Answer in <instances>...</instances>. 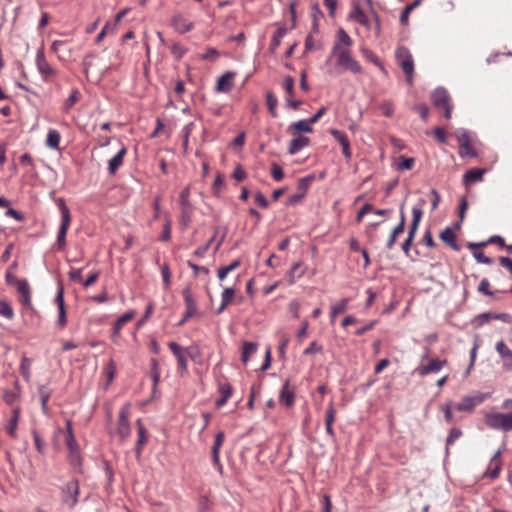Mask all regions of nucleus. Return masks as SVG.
Segmentation results:
<instances>
[{"mask_svg": "<svg viewBox=\"0 0 512 512\" xmlns=\"http://www.w3.org/2000/svg\"><path fill=\"white\" fill-rule=\"evenodd\" d=\"M333 56L337 57V64L344 69L349 70L354 74L362 72L361 65L352 57L351 51L348 48H342L339 43H334L331 54L327 59V63H329Z\"/></svg>", "mask_w": 512, "mask_h": 512, "instance_id": "f257e3e1", "label": "nucleus"}, {"mask_svg": "<svg viewBox=\"0 0 512 512\" xmlns=\"http://www.w3.org/2000/svg\"><path fill=\"white\" fill-rule=\"evenodd\" d=\"M180 205V225L182 229H187L194 215L195 207L191 202V188L190 185L185 186L179 194Z\"/></svg>", "mask_w": 512, "mask_h": 512, "instance_id": "f03ea898", "label": "nucleus"}, {"mask_svg": "<svg viewBox=\"0 0 512 512\" xmlns=\"http://www.w3.org/2000/svg\"><path fill=\"white\" fill-rule=\"evenodd\" d=\"M56 205L61 213V222L57 234L56 244L59 249H63L66 246V235L71 224L72 216L64 198H58L56 200Z\"/></svg>", "mask_w": 512, "mask_h": 512, "instance_id": "7ed1b4c3", "label": "nucleus"}, {"mask_svg": "<svg viewBox=\"0 0 512 512\" xmlns=\"http://www.w3.org/2000/svg\"><path fill=\"white\" fill-rule=\"evenodd\" d=\"M395 58L398 65L406 75L407 83L410 86L413 85L414 61L409 49L404 46H399L395 51Z\"/></svg>", "mask_w": 512, "mask_h": 512, "instance_id": "20e7f679", "label": "nucleus"}, {"mask_svg": "<svg viewBox=\"0 0 512 512\" xmlns=\"http://www.w3.org/2000/svg\"><path fill=\"white\" fill-rule=\"evenodd\" d=\"M484 420L486 425L491 429L503 431L512 430V412H490L485 415Z\"/></svg>", "mask_w": 512, "mask_h": 512, "instance_id": "39448f33", "label": "nucleus"}, {"mask_svg": "<svg viewBox=\"0 0 512 512\" xmlns=\"http://www.w3.org/2000/svg\"><path fill=\"white\" fill-rule=\"evenodd\" d=\"M431 102L435 108L444 110V117L446 119H451L453 106L451 103V97L445 88H436L431 93Z\"/></svg>", "mask_w": 512, "mask_h": 512, "instance_id": "423d86ee", "label": "nucleus"}, {"mask_svg": "<svg viewBox=\"0 0 512 512\" xmlns=\"http://www.w3.org/2000/svg\"><path fill=\"white\" fill-rule=\"evenodd\" d=\"M36 67L41 77L45 81H49L50 79L57 76V70L50 65L48 60L46 59L44 53V47L41 46L36 53Z\"/></svg>", "mask_w": 512, "mask_h": 512, "instance_id": "0eeeda50", "label": "nucleus"}, {"mask_svg": "<svg viewBox=\"0 0 512 512\" xmlns=\"http://www.w3.org/2000/svg\"><path fill=\"white\" fill-rule=\"evenodd\" d=\"M457 141L459 143V156L464 157H477L478 153L472 146L469 133L465 129H461L456 134Z\"/></svg>", "mask_w": 512, "mask_h": 512, "instance_id": "6e6552de", "label": "nucleus"}, {"mask_svg": "<svg viewBox=\"0 0 512 512\" xmlns=\"http://www.w3.org/2000/svg\"><path fill=\"white\" fill-rule=\"evenodd\" d=\"M63 501L68 504L69 507H74L78 503L79 495V482L78 480H71L67 482L63 489Z\"/></svg>", "mask_w": 512, "mask_h": 512, "instance_id": "1a4fd4ad", "label": "nucleus"}, {"mask_svg": "<svg viewBox=\"0 0 512 512\" xmlns=\"http://www.w3.org/2000/svg\"><path fill=\"white\" fill-rule=\"evenodd\" d=\"M487 398V394L477 393L473 396L464 397L459 403L456 404L455 408L458 411L472 412L474 408L484 402Z\"/></svg>", "mask_w": 512, "mask_h": 512, "instance_id": "9d476101", "label": "nucleus"}, {"mask_svg": "<svg viewBox=\"0 0 512 512\" xmlns=\"http://www.w3.org/2000/svg\"><path fill=\"white\" fill-rule=\"evenodd\" d=\"M130 406L127 404L123 406L119 411L118 428L117 433L121 439H126L130 436L131 429L129 424Z\"/></svg>", "mask_w": 512, "mask_h": 512, "instance_id": "9b49d317", "label": "nucleus"}, {"mask_svg": "<svg viewBox=\"0 0 512 512\" xmlns=\"http://www.w3.org/2000/svg\"><path fill=\"white\" fill-rule=\"evenodd\" d=\"M69 278L73 284L88 287L95 283L98 273L90 272L87 276H84L83 269H74L69 272Z\"/></svg>", "mask_w": 512, "mask_h": 512, "instance_id": "f8f14e48", "label": "nucleus"}, {"mask_svg": "<svg viewBox=\"0 0 512 512\" xmlns=\"http://www.w3.org/2000/svg\"><path fill=\"white\" fill-rule=\"evenodd\" d=\"M169 348L173 355L176 357L178 362V368L181 373H184L187 371L188 368V359H187V351L183 347H181L176 342H170Z\"/></svg>", "mask_w": 512, "mask_h": 512, "instance_id": "ddd939ff", "label": "nucleus"}, {"mask_svg": "<svg viewBox=\"0 0 512 512\" xmlns=\"http://www.w3.org/2000/svg\"><path fill=\"white\" fill-rule=\"evenodd\" d=\"M501 453L502 450L498 449L491 457L487 470L484 473L485 477L494 480L499 476L502 468V460L500 459Z\"/></svg>", "mask_w": 512, "mask_h": 512, "instance_id": "4468645a", "label": "nucleus"}, {"mask_svg": "<svg viewBox=\"0 0 512 512\" xmlns=\"http://www.w3.org/2000/svg\"><path fill=\"white\" fill-rule=\"evenodd\" d=\"M171 26L179 34L188 33L194 28L193 22L186 19L181 13H177L172 16Z\"/></svg>", "mask_w": 512, "mask_h": 512, "instance_id": "2eb2a0df", "label": "nucleus"}, {"mask_svg": "<svg viewBox=\"0 0 512 512\" xmlns=\"http://www.w3.org/2000/svg\"><path fill=\"white\" fill-rule=\"evenodd\" d=\"M447 364V360L433 358L430 359L429 362L425 365H421L417 371L420 376H426L428 374L439 372L445 365Z\"/></svg>", "mask_w": 512, "mask_h": 512, "instance_id": "dca6fc26", "label": "nucleus"}, {"mask_svg": "<svg viewBox=\"0 0 512 512\" xmlns=\"http://www.w3.org/2000/svg\"><path fill=\"white\" fill-rule=\"evenodd\" d=\"M224 440H225L224 432L219 431L215 435L214 443L211 448L212 462H213L214 466L219 468V471H222V464L220 462V449L223 445Z\"/></svg>", "mask_w": 512, "mask_h": 512, "instance_id": "f3484780", "label": "nucleus"}, {"mask_svg": "<svg viewBox=\"0 0 512 512\" xmlns=\"http://www.w3.org/2000/svg\"><path fill=\"white\" fill-rule=\"evenodd\" d=\"M17 262L13 264L6 271V283L15 288H28V282L26 279L19 278L16 275Z\"/></svg>", "mask_w": 512, "mask_h": 512, "instance_id": "a211bd4d", "label": "nucleus"}, {"mask_svg": "<svg viewBox=\"0 0 512 512\" xmlns=\"http://www.w3.org/2000/svg\"><path fill=\"white\" fill-rule=\"evenodd\" d=\"M236 76L235 72L228 71L221 75L216 84V91L222 93H228L233 89L234 86V78Z\"/></svg>", "mask_w": 512, "mask_h": 512, "instance_id": "6ab92c4d", "label": "nucleus"}, {"mask_svg": "<svg viewBox=\"0 0 512 512\" xmlns=\"http://www.w3.org/2000/svg\"><path fill=\"white\" fill-rule=\"evenodd\" d=\"M330 134L334 137L336 141L340 143L344 157L347 160H350L352 157V152L347 135L343 131H340L338 129H331Z\"/></svg>", "mask_w": 512, "mask_h": 512, "instance_id": "aec40b11", "label": "nucleus"}, {"mask_svg": "<svg viewBox=\"0 0 512 512\" xmlns=\"http://www.w3.org/2000/svg\"><path fill=\"white\" fill-rule=\"evenodd\" d=\"M490 320H500L505 323H511L512 322V316L508 313H491V312H485L482 314H479L475 321L479 326L483 325L484 323L490 321Z\"/></svg>", "mask_w": 512, "mask_h": 512, "instance_id": "412c9836", "label": "nucleus"}, {"mask_svg": "<svg viewBox=\"0 0 512 512\" xmlns=\"http://www.w3.org/2000/svg\"><path fill=\"white\" fill-rule=\"evenodd\" d=\"M51 50L57 54V58L60 61H66L72 53V49L68 47V41L65 40H54Z\"/></svg>", "mask_w": 512, "mask_h": 512, "instance_id": "4be33fe9", "label": "nucleus"}, {"mask_svg": "<svg viewBox=\"0 0 512 512\" xmlns=\"http://www.w3.org/2000/svg\"><path fill=\"white\" fill-rule=\"evenodd\" d=\"M294 399V390L290 388V381L286 380L280 391L279 401L286 407H291L294 404Z\"/></svg>", "mask_w": 512, "mask_h": 512, "instance_id": "5701e85b", "label": "nucleus"}, {"mask_svg": "<svg viewBox=\"0 0 512 512\" xmlns=\"http://www.w3.org/2000/svg\"><path fill=\"white\" fill-rule=\"evenodd\" d=\"M57 306H58V319L57 324L60 328L65 327L67 320H66V309L64 304V290H58V293L56 295L55 299Z\"/></svg>", "mask_w": 512, "mask_h": 512, "instance_id": "b1692460", "label": "nucleus"}, {"mask_svg": "<svg viewBox=\"0 0 512 512\" xmlns=\"http://www.w3.org/2000/svg\"><path fill=\"white\" fill-rule=\"evenodd\" d=\"M127 153L126 147H122L115 156H113L108 162V172L110 175H114L117 170L122 166L124 156Z\"/></svg>", "mask_w": 512, "mask_h": 512, "instance_id": "393cba45", "label": "nucleus"}, {"mask_svg": "<svg viewBox=\"0 0 512 512\" xmlns=\"http://www.w3.org/2000/svg\"><path fill=\"white\" fill-rule=\"evenodd\" d=\"M310 144V139L306 136L299 135L296 138H293L288 145V153L290 155H295L301 149L308 146Z\"/></svg>", "mask_w": 512, "mask_h": 512, "instance_id": "a878e982", "label": "nucleus"}, {"mask_svg": "<svg viewBox=\"0 0 512 512\" xmlns=\"http://www.w3.org/2000/svg\"><path fill=\"white\" fill-rule=\"evenodd\" d=\"M350 18L355 20L360 25L366 27L367 29H371V22L368 16L364 13L358 4H354L353 10L350 13Z\"/></svg>", "mask_w": 512, "mask_h": 512, "instance_id": "bb28decb", "label": "nucleus"}, {"mask_svg": "<svg viewBox=\"0 0 512 512\" xmlns=\"http://www.w3.org/2000/svg\"><path fill=\"white\" fill-rule=\"evenodd\" d=\"M440 239L454 251H459L461 249L456 241V234L450 227H446L440 233Z\"/></svg>", "mask_w": 512, "mask_h": 512, "instance_id": "cd10ccee", "label": "nucleus"}, {"mask_svg": "<svg viewBox=\"0 0 512 512\" xmlns=\"http://www.w3.org/2000/svg\"><path fill=\"white\" fill-rule=\"evenodd\" d=\"M422 216H423V211L421 210L420 207L412 208V221H411V224L409 227L407 237L414 239Z\"/></svg>", "mask_w": 512, "mask_h": 512, "instance_id": "c85d7f7f", "label": "nucleus"}, {"mask_svg": "<svg viewBox=\"0 0 512 512\" xmlns=\"http://www.w3.org/2000/svg\"><path fill=\"white\" fill-rule=\"evenodd\" d=\"M286 33L287 28L284 25L279 26L278 29L274 32L269 46V52L271 54H274L276 52L277 48L281 44L282 38L286 35Z\"/></svg>", "mask_w": 512, "mask_h": 512, "instance_id": "c756f323", "label": "nucleus"}, {"mask_svg": "<svg viewBox=\"0 0 512 512\" xmlns=\"http://www.w3.org/2000/svg\"><path fill=\"white\" fill-rule=\"evenodd\" d=\"M486 169L473 168L465 172L463 175V182L466 185L482 180Z\"/></svg>", "mask_w": 512, "mask_h": 512, "instance_id": "7c9ffc66", "label": "nucleus"}, {"mask_svg": "<svg viewBox=\"0 0 512 512\" xmlns=\"http://www.w3.org/2000/svg\"><path fill=\"white\" fill-rule=\"evenodd\" d=\"M138 428V439L135 446L136 455L139 457L142 453L143 445L147 442L146 429L140 419L136 422Z\"/></svg>", "mask_w": 512, "mask_h": 512, "instance_id": "2f4dec72", "label": "nucleus"}, {"mask_svg": "<svg viewBox=\"0 0 512 512\" xmlns=\"http://www.w3.org/2000/svg\"><path fill=\"white\" fill-rule=\"evenodd\" d=\"M66 444L69 449V452L73 455L76 453L77 459L79 458V447L76 442V439L73 434L72 430V424L70 421H67V438H66Z\"/></svg>", "mask_w": 512, "mask_h": 512, "instance_id": "473e14b6", "label": "nucleus"}, {"mask_svg": "<svg viewBox=\"0 0 512 512\" xmlns=\"http://www.w3.org/2000/svg\"><path fill=\"white\" fill-rule=\"evenodd\" d=\"M19 418H20V408L19 407H15L12 410V417H11V419L9 421V424H8L7 428H6L7 433L12 438H17V426H18Z\"/></svg>", "mask_w": 512, "mask_h": 512, "instance_id": "72a5a7b5", "label": "nucleus"}, {"mask_svg": "<svg viewBox=\"0 0 512 512\" xmlns=\"http://www.w3.org/2000/svg\"><path fill=\"white\" fill-rule=\"evenodd\" d=\"M135 315H136L135 311L134 310H130V311H127L126 313H124L122 316H120L117 319V321L115 322L114 326H113V335L114 336H118L120 331H121V329H122V327L127 322L132 320Z\"/></svg>", "mask_w": 512, "mask_h": 512, "instance_id": "f704fd0d", "label": "nucleus"}, {"mask_svg": "<svg viewBox=\"0 0 512 512\" xmlns=\"http://www.w3.org/2000/svg\"><path fill=\"white\" fill-rule=\"evenodd\" d=\"M258 344L256 342H244L242 346L241 361L247 364L250 357L257 352Z\"/></svg>", "mask_w": 512, "mask_h": 512, "instance_id": "c9c22d12", "label": "nucleus"}, {"mask_svg": "<svg viewBox=\"0 0 512 512\" xmlns=\"http://www.w3.org/2000/svg\"><path fill=\"white\" fill-rule=\"evenodd\" d=\"M51 389L46 385L38 386V394L41 401V408L44 414L48 413V401L51 396Z\"/></svg>", "mask_w": 512, "mask_h": 512, "instance_id": "e433bc0d", "label": "nucleus"}, {"mask_svg": "<svg viewBox=\"0 0 512 512\" xmlns=\"http://www.w3.org/2000/svg\"><path fill=\"white\" fill-rule=\"evenodd\" d=\"M184 299H185V305H186L185 319H189V318L195 316L197 313L196 303H195L192 295L189 293V290L185 291Z\"/></svg>", "mask_w": 512, "mask_h": 512, "instance_id": "4c0bfd02", "label": "nucleus"}, {"mask_svg": "<svg viewBox=\"0 0 512 512\" xmlns=\"http://www.w3.org/2000/svg\"><path fill=\"white\" fill-rule=\"evenodd\" d=\"M61 141V135L56 129H50L46 136L45 144L51 149L58 150Z\"/></svg>", "mask_w": 512, "mask_h": 512, "instance_id": "58836bf2", "label": "nucleus"}, {"mask_svg": "<svg viewBox=\"0 0 512 512\" xmlns=\"http://www.w3.org/2000/svg\"><path fill=\"white\" fill-rule=\"evenodd\" d=\"M489 243L498 244L500 247H504V248H506V246H507L503 237H501L499 235H493L487 241H484L481 243L470 242V243H468V247L470 249L481 248V247L486 246Z\"/></svg>", "mask_w": 512, "mask_h": 512, "instance_id": "ea45409f", "label": "nucleus"}, {"mask_svg": "<svg viewBox=\"0 0 512 512\" xmlns=\"http://www.w3.org/2000/svg\"><path fill=\"white\" fill-rule=\"evenodd\" d=\"M289 131L295 130L298 132L311 133L313 132L312 123H310L309 119H302L295 123H292L289 128Z\"/></svg>", "mask_w": 512, "mask_h": 512, "instance_id": "a19ab883", "label": "nucleus"}, {"mask_svg": "<svg viewBox=\"0 0 512 512\" xmlns=\"http://www.w3.org/2000/svg\"><path fill=\"white\" fill-rule=\"evenodd\" d=\"M348 301H349V299L344 298V299L340 300L338 303L334 304L331 307V313H330V321H331V323L335 322V319H336L338 314L343 313V312L346 311L347 305H348Z\"/></svg>", "mask_w": 512, "mask_h": 512, "instance_id": "79ce46f5", "label": "nucleus"}, {"mask_svg": "<svg viewBox=\"0 0 512 512\" xmlns=\"http://www.w3.org/2000/svg\"><path fill=\"white\" fill-rule=\"evenodd\" d=\"M277 104H278V100H277V97L275 96V94L272 91H267L266 92V105H267L269 113L274 118H276L278 116L277 109H276Z\"/></svg>", "mask_w": 512, "mask_h": 512, "instance_id": "37998d69", "label": "nucleus"}, {"mask_svg": "<svg viewBox=\"0 0 512 512\" xmlns=\"http://www.w3.org/2000/svg\"><path fill=\"white\" fill-rule=\"evenodd\" d=\"M305 272V267L302 263H295L289 273L287 274L289 284H294L295 278H300Z\"/></svg>", "mask_w": 512, "mask_h": 512, "instance_id": "c03bdc74", "label": "nucleus"}, {"mask_svg": "<svg viewBox=\"0 0 512 512\" xmlns=\"http://www.w3.org/2000/svg\"><path fill=\"white\" fill-rule=\"evenodd\" d=\"M235 296V290H223L220 306L216 309V313L220 314L229 305Z\"/></svg>", "mask_w": 512, "mask_h": 512, "instance_id": "a18cd8bd", "label": "nucleus"}, {"mask_svg": "<svg viewBox=\"0 0 512 512\" xmlns=\"http://www.w3.org/2000/svg\"><path fill=\"white\" fill-rule=\"evenodd\" d=\"M495 349L503 362H505L512 355V350L501 340L496 343Z\"/></svg>", "mask_w": 512, "mask_h": 512, "instance_id": "49530a36", "label": "nucleus"}, {"mask_svg": "<svg viewBox=\"0 0 512 512\" xmlns=\"http://www.w3.org/2000/svg\"><path fill=\"white\" fill-rule=\"evenodd\" d=\"M314 179L312 175L300 178L297 183V193L305 197L309 188L310 182Z\"/></svg>", "mask_w": 512, "mask_h": 512, "instance_id": "de8ad7c7", "label": "nucleus"}, {"mask_svg": "<svg viewBox=\"0 0 512 512\" xmlns=\"http://www.w3.org/2000/svg\"><path fill=\"white\" fill-rule=\"evenodd\" d=\"M31 364H32L31 359H29L26 356H23V358L21 360V364H20V372L26 381H29L30 377H31V372H30Z\"/></svg>", "mask_w": 512, "mask_h": 512, "instance_id": "09e8293b", "label": "nucleus"}, {"mask_svg": "<svg viewBox=\"0 0 512 512\" xmlns=\"http://www.w3.org/2000/svg\"><path fill=\"white\" fill-rule=\"evenodd\" d=\"M0 315L8 320H12L14 318L13 308L6 300H0Z\"/></svg>", "mask_w": 512, "mask_h": 512, "instance_id": "8fccbe9b", "label": "nucleus"}, {"mask_svg": "<svg viewBox=\"0 0 512 512\" xmlns=\"http://www.w3.org/2000/svg\"><path fill=\"white\" fill-rule=\"evenodd\" d=\"M79 97H80V92L77 89L72 90L71 94L66 99V101L63 105L64 111L68 112L75 105V103L79 100Z\"/></svg>", "mask_w": 512, "mask_h": 512, "instance_id": "3c124183", "label": "nucleus"}, {"mask_svg": "<svg viewBox=\"0 0 512 512\" xmlns=\"http://www.w3.org/2000/svg\"><path fill=\"white\" fill-rule=\"evenodd\" d=\"M295 80L292 76L288 75L284 78V81H283V88L285 89L286 93H287V97H294L295 95Z\"/></svg>", "mask_w": 512, "mask_h": 512, "instance_id": "603ef678", "label": "nucleus"}, {"mask_svg": "<svg viewBox=\"0 0 512 512\" xmlns=\"http://www.w3.org/2000/svg\"><path fill=\"white\" fill-rule=\"evenodd\" d=\"M420 1L419 0H416L414 1L413 3L407 5L404 10L401 12V15H400V23L402 25H407L408 24V18H409V14H411V11L417 7L419 5Z\"/></svg>", "mask_w": 512, "mask_h": 512, "instance_id": "864d4df0", "label": "nucleus"}, {"mask_svg": "<svg viewBox=\"0 0 512 512\" xmlns=\"http://www.w3.org/2000/svg\"><path fill=\"white\" fill-rule=\"evenodd\" d=\"M170 50L172 55L178 60L183 58L188 51V49L181 45L179 42L173 43L170 47Z\"/></svg>", "mask_w": 512, "mask_h": 512, "instance_id": "5fc2aeb1", "label": "nucleus"}, {"mask_svg": "<svg viewBox=\"0 0 512 512\" xmlns=\"http://www.w3.org/2000/svg\"><path fill=\"white\" fill-rule=\"evenodd\" d=\"M415 159L410 157L401 156L400 161L397 163V169L399 171L411 170L414 166Z\"/></svg>", "mask_w": 512, "mask_h": 512, "instance_id": "6e6d98bb", "label": "nucleus"}, {"mask_svg": "<svg viewBox=\"0 0 512 512\" xmlns=\"http://www.w3.org/2000/svg\"><path fill=\"white\" fill-rule=\"evenodd\" d=\"M364 57L369 60L370 62L374 63L376 66H378L382 71H385V67L383 63L380 61L378 56L371 50L364 49L363 50Z\"/></svg>", "mask_w": 512, "mask_h": 512, "instance_id": "4d7b16f0", "label": "nucleus"}, {"mask_svg": "<svg viewBox=\"0 0 512 512\" xmlns=\"http://www.w3.org/2000/svg\"><path fill=\"white\" fill-rule=\"evenodd\" d=\"M337 37H338L337 43H339L340 46H341V44H344L347 47H350L352 45L351 37L348 35V33L343 28H340L338 30Z\"/></svg>", "mask_w": 512, "mask_h": 512, "instance_id": "13d9d810", "label": "nucleus"}, {"mask_svg": "<svg viewBox=\"0 0 512 512\" xmlns=\"http://www.w3.org/2000/svg\"><path fill=\"white\" fill-rule=\"evenodd\" d=\"M462 436V431L459 428H452L446 439V451L448 452V446L453 444L458 438Z\"/></svg>", "mask_w": 512, "mask_h": 512, "instance_id": "bf43d9fd", "label": "nucleus"}, {"mask_svg": "<svg viewBox=\"0 0 512 512\" xmlns=\"http://www.w3.org/2000/svg\"><path fill=\"white\" fill-rule=\"evenodd\" d=\"M218 392L222 397L229 399L232 395L233 389L230 383L220 382L218 385Z\"/></svg>", "mask_w": 512, "mask_h": 512, "instance_id": "052dcab7", "label": "nucleus"}, {"mask_svg": "<svg viewBox=\"0 0 512 512\" xmlns=\"http://www.w3.org/2000/svg\"><path fill=\"white\" fill-rule=\"evenodd\" d=\"M31 433H32V436H33V440H34V444H35L36 450L40 454H44L45 451H46L45 450V444L42 441V439L40 438V435L38 434V432L35 429H33Z\"/></svg>", "mask_w": 512, "mask_h": 512, "instance_id": "680f3d73", "label": "nucleus"}, {"mask_svg": "<svg viewBox=\"0 0 512 512\" xmlns=\"http://www.w3.org/2000/svg\"><path fill=\"white\" fill-rule=\"evenodd\" d=\"M171 239V220L169 217L166 218V221L163 226V231L160 236V240L163 242H167Z\"/></svg>", "mask_w": 512, "mask_h": 512, "instance_id": "e2e57ef3", "label": "nucleus"}, {"mask_svg": "<svg viewBox=\"0 0 512 512\" xmlns=\"http://www.w3.org/2000/svg\"><path fill=\"white\" fill-rule=\"evenodd\" d=\"M473 250V256L479 263L484 264H492L493 260L489 257H487L482 251H479V248L472 249Z\"/></svg>", "mask_w": 512, "mask_h": 512, "instance_id": "0e129e2a", "label": "nucleus"}, {"mask_svg": "<svg viewBox=\"0 0 512 512\" xmlns=\"http://www.w3.org/2000/svg\"><path fill=\"white\" fill-rule=\"evenodd\" d=\"M18 398H19L18 392L6 390L3 393V400L8 405H12L13 403H15L18 400Z\"/></svg>", "mask_w": 512, "mask_h": 512, "instance_id": "69168bd1", "label": "nucleus"}, {"mask_svg": "<svg viewBox=\"0 0 512 512\" xmlns=\"http://www.w3.org/2000/svg\"><path fill=\"white\" fill-rule=\"evenodd\" d=\"M414 109L419 113L420 117L424 122L428 121L429 118V108L426 104H418L414 107Z\"/></svg>", "mask_w": 512, "mask_h": 512, "instance_id": "338daca9", "label": "nucleus"}, {"mask_svg": "<svg viewBox=\"0 0 512 512\" xmlns=\"http://www.w3.org/2000/svg\"><path fill=\"white\" fill-rule=\"evenodd\" d=\"M271 175L274 180L281 181L284 178L283 169L276 163L272 164Z\"/></svg>", "mask_w": 512, "mask_h": 512, "instance_id": "774afa93", "label": "nucleus"}]
</instances>
